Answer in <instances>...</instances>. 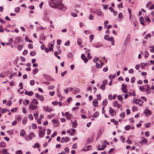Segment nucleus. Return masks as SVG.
<instances>
[{
    "instance_id": "1",
    "label": "nucleus",
    "mask_w": 154,
    "mask_h": 154,
    "mask_svg": "<svg viewBox=\"0 0 154 154\" xmlns=\"http://www.w3.org/2000/svg\"><path fill=\"white\" fill-rule=\"evenodd\" d=\"M50 5L52 8H57L63 11L66 9L65 6L61 3L60 0H51Z\"/></svg>"
},
{
    "instance_id": "2",
    "label": "nucleus",
    "mask_w": 154,
    "mask_h": 154,
    "mask_svg": "<svg viewBox=\"0 0 154 154\" xmlns=\"http://www.w3.org/2000/svg\"><path fill=\"white\" fill-rule=\"evenodd\" d=\"M38 104V100L35 99H34L29 104V108L31 110L34 109L37 107L36 105Z\"/></svg>"
},
{
    "instance_id": "3",
    "label": "nucleus",
    "mask_w": 154,
    "mask_h": 154,
    "mask_svg": "<svg viewBox=\"0 0 154 154\" xmlns=\"http://www.w3.org/2000/svg\"><path fill=\"white\" fill-rule=\"evenodd\" d=\"M133 102L136 104H139V105H141L143 103V101L141 99H137L133 100Z\"/></svg>"
},
{
    "instance_id": "4",
    "label": "nucleus",
    "mask_w": 154,
    "mask_h": 154,
    "mask_svg": "<svg viewBox=\"0 0 154 154\" xmlns=\"http://www.w3.org/2000/svg\"><path fill=\"white\" fill-rule=\"evenodd\" d=\"M127 86L125 84H123L122 85V91L125 93H126L127 92Z\"/></svg>"
},
{
    "instance_id": "5",
    "label": "nucleus",
    "mask_w": 154,
    "mask_h": 154,
    "mask_svg": "<svg viewBox=\"0 0 154 154\" xmlns=\"http://www.w3.org/2000/svg\"><path fill=\"white\" fill-rule=\"evenodd\" d=\"M21 41V39L20 37H17L15 38L14 40V42L15 44H19Z\"/></svg>"
},
{
    "instance_id": "6",
    "label": "nucleus",
    "mask_w": 154,
    "mask_h": 154,
    "mask_svg": "<svg viewBox=\"0 0 154 154\" xmlns=\"http://www.w3.org/2000/svg\"><path fill=\"white\" fill-rule=\"evenodd\" d=\"M146 116H149L151 114V111L148 109H145L144 112Z\"/></svg>"
},
{
    "instance_id": "7",
    "label": "nucleus",
    "mask_w": 154,
    "mask_h": 154,
    "mask_svg": "<svg viewBox=\"0 0 154 154\" xmlns=\"http://www.w3.org/2000/svg\"><path fill=\"white\" fill-rule=\"evenodd\" d=\"M141 138L142 139V141L140 142V143L141 145H143L147 143V140H146L144 137H141Z\"/></svg>"
},
{
    "instance_id": "8",
    "label": "nucleus",
    "mask_w": 154,
    "mask_h": 154,
    "mask_svg": "<svg viewBox=\"0 0 154 154\" xmlns=\"http://www.w3.org/2000/svg\"><path fill=\"white\" fill-rule=\"evenodd\" d=\"M109 112L110 113L111 116H112L115 115L116 113V110L112 109L111 107H109Z\"/></svg>"
},
{
    "instance_id": "9",
    "label": "nucleus",
    "mask_w": 154,
    "mask_h": 154,
    "mask_svg": "<svg viewBox=\"0 0 154 154\" xmlns=\"http://www.w3.org/2000/svg\"><path fill=\"white\" fill-rule=\"evenodd\" d=\"M81 57L85 63H86L88 62V60L84 54H82L81 55Z\"/></svg>"
},
{
    "instance_id": "10",
    "label": "nucleus",
    "mask_w": 154,
    "mask_h": 154,
    "mask_svg": "<svg viewBox=\"0 0 154 154\" xmlns=\"http://www.w3.org/2000/svg\"><path fill=\"white\" fill-rule=\"evenodd\" d=\"M45 129H44L43 130H41L39 131V136L40 137H43L45 134Z\"/></svg>"
},
{
    "instance_id": "11",
    "label": "nucleus",
    "mask_w": 154,
    "mask_h": 154,
    "mask_svg": "<svg viewBox=\"0 0 154 154\" xmlns=\"http://www.w3.org/2000/svg\"><path fill=\"white\" fill-rule=\"evenodd\" d=\"M113 106L114 107H117L118 108H119L121 107V105L118 104V102L116 101H115L113 103Z\"/></svg>"
},
{
    "instance_id": "12",
    "label": "nucleus",
    "mask_w": 154,
    "mask_h": 154,
    "mask_svg": "<svg viewBox=\"0 0 154 154\" xmlns=\"http://www.w3.org/2000/svg\"><path fill=\"white\" fill-rule=\"evenodd\" d=\"M54 46L53 44L51 43H49L48 44V47H49V51H53V47Z\"/></svg>"
},
{
    "instance_id": "13",
    "label": "nucleus",
    "mask_w": 154,
    "mask_h": 154,
    "mask_svg": "<svg viewBox=\"0 0 154 154\" xmlns=\"http://www.w3.org/2000/svg\"><path fill=\"white\" fill-rule=\"evenodd\" d=\"M71 122L72 124V127L75 128H76L77 125V121L75 120L74 122H73L72 120H71Z\"/></svg>"
},
{
    "instance_id": "14",
    "label": "nucleus",
    "mask_w": 154,
    "mask_h": 154,
    "mask_svg": "<svg viewBox=\"0 0 154 154\" xmlns=\"http://www.w3.org/2000/svg\"><path fill=\"white\" fill-rule=\"evenodd\" d=\"M35 136V135L34 133L32 132H31L28 135V137L30 140H32V138L34 137Z\"/></svg>"
},
{
    "instance_id": "15",
    "label": "nucleus",
    "mask_w": 154,
    "mask_h": 154,
    "mask_svg": "<svg viewBox=\"0 0 154 154\" xmlns=\"http://www.w3.org/2000/svg\"><path fill=\"white\" fill-rule=\"evenodd\" d=\"M93 105L95 107H96L98 106V102L97 100L96 99H94L93 101Z\"/></svg>"
},
{
    "instance_id": "16",
    "label": "nucleus",
    "mask_w": 154,
    "mask_h": 154,
    "mask_svg": "<svg viewBox=\"0 0 154 154\" xmlns=\"http://www.w3.org/2000/svg\"><path fill=\"white\" fill-rule=\"evenodd\" d=\"M44 109L45 111L48 112H51L52 111L51 108L48 107H44Z\"/></svg>"
},
{
    "instance_id": "17",
    "label": "nucleus",
    "mask_w": 154,
    "mask_h": 154,
    "mask_svg": "<svg viewBox=\"0 0 154 154\" xmlns=\"http://www.w3.org/2000/svg\"><path fill=\"white\" fill-rule=\"evenodd\" d=\"M145 86H146V92L148 94H149L151 92V90L149 86L147 85H146Z\"/></svg>"
},
{
    "instance_id": "18",
    "label": "nucleus",
    "mask_w": 154,
    "mask_h": 154,
    "mask_svg": "<svg viewBox=\"0 0 154 154\" xmlns=\"http://www.w3.org/2000/svg\"><path fill=\"white\" fill-rule=\"evenodd\" d=\"M65 114L66 116V118L68 119H70L72 117L71 115L68 112H66Z\"/></svg>"
},
{
    "instance_id": "19",
    "label": "nucleus",
    "mask_w": 154,
    "mask_h": 154,
    "mask_svg": "<svg viewBox=\"0 0 154 154\" xmlns=\"http://www.w3.org/2000/svg\"><path fill=\"white\" fill-rule=\"evenodd\" d=\"M97 14L98 16H102L103 15V13L100 10H97Z\"/></svg>"
},
{
    "instance_id": "20",
    "label": "nucleus",
    "mask_w": 154,
    "mask_h": 154,
    "mask_svg": "<svg viewBox=\"0 0 154 154\" xmlns=\"http://www.w3.org/2000/svg\"><path fill=\"white\" fill-rule=\"evenodd\" d=\"M26 95H28L29 96H31L33 94V92L32 91H26L25 92Z\"/></svg>"
},
{
    "instance_id": "21",
    "label": "nucleus",
    "mask_w": 154,
    "mask_h": 154,
    "mask_svg": "<svg viewBox=\"0 0 154 154\" xmlns=\"http://www.w3.org/2000/svg\"><path fill=\"white\" fill-rule=\"evenodd\" d=\"M69 137H65V138L64 139V141L61 140L60 142L61 143H63V142H68L69 141Z\"/></svg>"
},
{
    "instance_id": "22",
    "label": "nucleus",
    "mask_w": 154,
    "mask_h": 154,
    "mask_svg": "<svg viewBox=\"0 0 154 154\" xmlns=\"http://www.w3.org/2000/svg\"><path fill=\"white\" fill-rule=\"evenodd\" d=\"M6 146V143L3 141H2L0 143V146L2 147H5Z\"/></svg>"
},
{
    "instance_id": "23",
    "label": "nucleus",
    "mask_w": 154,
    "mask_h": 154,
    "mask_svg": "<svg viewBox=\"0 0 154 154\" xmlns=\"http://www.w3.org/2000/svg\"><path fill=\"white\" fill-rule=\"evenodd\" d=\"M38 116V111L36 112L34 114V116L36 119H37Z\"/></svg>"
},
{
    "instance_id": "24",
    "label": "nucleus",
    "mask_w": 154,
    "mask_h": 154,
    "mask_svg": "<svg viewBox=\"0 0 154 154\" xmlns=\"http://www.w3.org/2000/svg\"><path fill=\"white\" fill-rule=\"evenodd\" d=\"M71 130H72V132L70 133V135L72 136L73 135L75 132V129H71Z\"/></svg>"
},
{
    "instance_id": "25",
    "label": "nucleus",
    "mask_w": 154,
    "mask_h": 154,
    "mask_svg": "<svg viewBox=\"0 0 154 154\" xmlns=\"http://www.w3.org/2000/svg\"><path fill=\"white\" fill-rule=\"evenodd\" d=\"M99 115V112H96L94 113V115L92 116V117H95V118H97L98 116Z\"/></svg>"
},
{
    "instance_id": "26",
    "label": "nucleus",
    "mask_w": 154,
    "mask_h": 154,
    "mask_svg": "<svg viewBox=\"0 0 154 154\" xmlns=\"http://www.w3.org/2000/svg\"><path fill=\"white\" fill-rule=\"evenodd\" d=\"M25 132L24 130L22 129L21 131L20 135L21 136H23L25 135Z\"/></svg>"
},
{
    "instance_id": "27",
    "label": "nucleus",
    "mask_w": 154,
    "mask_h": 154,
    "mask_svg": "<svg viewBox=\"0 0 154 154\" xmlns=\"http://www.w3.org/2000/svg\"><path fill=\"white\" fill-rule=\"evenodd\" d=\"M7 150L6 149H3L2 151V153L4 154H10L8 152H7Z\"/></svg>"
},
{
    "instance_id": "28",
    "label": "nucleus",
    "mask_w": 154,
    "mask_h": 154,
    "mask_svg": "<svg viewBox=\"0 0 154 154\" xmlns=\"http://www.w3.org/2000/svg\"><path fill=\"white\" fill-rule=\"evenodd\" d=\"M16 119L18 120L21 121L22 117L20 115H18L16 116Z\"/></svg>"
},
{
    "instance_id": "29",
    "label": "nucleus",
    "mask_w": 154,
    "mask_h": 154,
    "mask_svg": "<svg viewBox=\"0 0 154 154\" xmlns=\"http://www.w3.org/2000/svg\"><path fill=\"white\" fill-rule=\"evenodd\" d=\"M118 100L119 101H122L123 99V98L122 95H118L117 97Z\"/></svg>"
},
{
    "instance_id": "30",
    "label": "nucleus",
    "mask_w": 154,
    "mask_h": 154,
    "mask_svg": "<svg viewBox=\"0 0 154 154\" xmlns=\"http://www.w3.org/2000/svg\"><path fill=\"white\" fill-rule=\"evenodd\" d=\"M107 100H104L103 102V105L104 107H105L107 105Z\"/></svg>"
},
{
    "instance_id": "31",
    "label": "nucleus",
    "mask_w": 154,
    "mask_h": 154,
    "mask_svg": "<svg viewBox=\"0 0 154 154\" xmlns=\"http://www.w3.org/2000/svg\"><path fill=\"white\" fill-rule=\"evenodd\" d=\"M82 40L81 39V38H78V41H77V44H78V45H81V44H82Z\"/></svg>"
},
{
    "instance_id": "32",
    "label": "nucleus",
    "mask_w": 154,
    "mask_h": 154,
    "mask_svg": "<svg viewBox=\"0 0 154 154\" xmlns=\"http://www.w3.org/2000/svg\"><path fill=\"white\" fill-rule=\"evenodd\" d=\"M131 128V127L129 125H127L125 127V129L126 130L128 131Z\"/></svg>"
},
{
    "instance_id": "33",
    "label": "nucleus",
    "mask_w": 154,
    "mask_h": 154,
    "mask_svg": "<svg viewBox=\"0 0 154 154\" xmlns=\"http://www.w3.org/2000/svg\"><path fill=\"white\" fill-rule=\"evenodd\" d=\"M139 89L140 90V91L142 92H144L145 91L146 88L143 87H139Z\"/></svg>"
},
{
    "instance_id": "34",
    "label": "nucleus",
    "mask_w": 154,
    "mask_h": 154,
    "mask_svg": "<svg viewBox=\"0 0 154 154\" xmlns=\"http://www.w3.org/2000/svg\"><path fill=\"white\" fill-rule=\"evenodd\" d=\"M27 120V119L26 117L23 120L22 123L24 125L26 124Z\"/></svg>"
},
{
    "instance_id": "35",
    "label": "nucleus",
    "mask_w": 154,
    "mask_h": 154,
    "mask_svg": "<svg viewBox=\"0 0 154 154\" xmlns=\"http://www.w3.org/2000/svg\"><path fill=\"white\" fill-rule=\"evenodd\" d=\"M137 110V108L136 106H133L132 108V111L133 112H134L135 111Z\"/></svg>"
},
{
    "instance_id": "36",
    "label": "nucleus",
    "mask_w": 154,
    "mask_h": 154,
    "mask_svg": "<svg viewBox=\"0 0 154 154\" xmlns=\"http://www.w3.org/2000/svg\"><path fill=\"white\" fill-rule=\"evenodd\" d=\"M38 69L37 68H35V69L33 70V73L34 75L36 73L38 72Z\"/></svg>"
},
{
    "instance_id": "37",
    "label": "nucleus",
    "mask_w": 154,
    "mask_h": 154,
    "mask_svg": "<svg viewBox=\"0 0 154 154\" xmlns=\"http://www.w3.org/2000/svg\"><path fill=\"white\" fill-rule=\"evenodd\" d=\"M9 111V110H8L6 109L2 108L1 111H2V113H5L7 111Z\"/></svg>"
},
{
    "instance_id": "38",
    "label": "nucleus",
    "mask_w": 154,
    "mask_h": 154,
    "mask_svg": "<svg viewBox=\"0 0 154 154\" xmlns=\"http://www.w3.org/2000/svg\"><path fill=\"white\" fill-rule=\"evenodd\" d=\"M20 11V8L19 7H17L15 8V11L16 13H18Z\"/></svg>"
},
{
    "instance_id": "39",
    "label": "nucleus",
    "mask_w": 154,
    "mask_h": 154,
    "mask_svg": "<svg viewBox=\"0 0 154 154\" xmlns=\"http://www.w3.org/2000/svg\"><path fill=\"white\" fill-rule=\"evenodd\" d=\"M149 56V54L148 51H146L145 52V57H147Z\"/></svg>"
},
{
    "instance_id": "40",
    "label": "nucleus",
    "mask_w": 154,
    "mask_h": 154,
    "mask_svg": "<svg viewBox=\"0 0 154 154\" xmlns=\"http://www.w3.org/2000/svg\"><path fill=\"white\" fill-rule=\"evenodd\" d=\"M120 139H121V140L122 141V142L123 143H125V138L123 136H121V137H120Z\"/></svg>"
},
{
    "instance_id": "41",
    "label": "nucleus",
    "mask_w": 154,
    "mask_h": 154,
    "mask_svg": "<svg viewBox=\"0 0 154 154\" xmlns=\"http://www.w3.org/2000/svg\"><path fill=\"white\" fill-rule=\"evenodd\" d=\"M128 11L130 15L129 19L131 20V10L129 9L128 8Z\"/></svg>"
},
{
    "instance_id": "42",
    "label": "nucleus",
    "mask_w": 154,
    "mask_h": 154,
    "mask_svg": "<svg viewBox=\"0 0 154 154\" xmlns=\"http://www.w3.org/2000/svg\"><path fill=\"white\" fill-rule=\"evenodd\" d=\"M126 142L127 143H128L129 144H131L132 143V141L130 140V139L129 138H128L127 140L126 141Z\"/></svg>"
},
{
    "instance_id": "43",
    "label": "nucleus",
    "mask_w": 154,
    "mask_h": 154,
    "mask_svg": "<svg viewBox=\"0 0 154 154\" xmlns=\"http://www.w3.org/2000/svg\"><path fill=\"white\" fill-rule=\"evenodd\" d=\"M107 80H104L102 82V85L105 86L107 84Z\"/></svg>"
},
{
    "instance_id": "44",
    "label": "nucleus",
    "mask_w": 154,
    "mask_h": 154,
    "mask_svg": "<svg viewBox=\"0 0 154 154\" xmlns=\"http://www.w3.org/2000/svg\"><path fill=\"white\" fill-rule=\"evenodd\" d=\"M94 38V35L91 34L90 36V42H91L92 40Z\"/></svg>"
},
{
    "instance_id": "45",
    "label": "nucleus",
    "mask_w": 154,
    "mask_h": 154,
    "mask_svg": "<svg viewBox=\"0 0 154 154\" xmlns=\"http://www.w3.org/2000/svg\"><path fill=\"white\" fill-rule=\"evenodd\" d=\"M25 39L26 41L29 42H31L32 43L33 42L31 40H29L28 37L26 36L25 37Z\"/></svg>"
},
{
    "instance_id": "46",
    "label": "nucleus",
    "mask_w": 154,
    "mask_h": 154,
    "mask_svg": "<svg viewBox=\"0 0 154 154\" xmlns=\"http://www.w3.org/2000/svg\"><path fill=\"white\" fill-rule=\"evenodd\" d=\"M145 125L146 128H149L151 125V123H146Z\"/></svg>"
},
{
    "instance_id": "47",
    "label": "nucleus",
    "mask_w": 154,
    "mask_h": 154,
    "mask_svg": "<svg viewBox=\"0 0 154 154\" xmlns=\"http://www.w3.org/2000/svg\"><path fill=\"white\" fill-rule=\"evenodd\" d=\"M41 96L38 93H36L35 94V97L38 99H39Z\"/></svg>"
},
{
    "instance_id": "48",
    "label": "nucleus",
    "mask_w": 154,
    "mask_h": 154,
    "mask_svg": "<svg viewBox=\"0 0 154 154\" xmlns=\"http://www.w3.org/2000/svg\"><path fill=\"white\" fill-rule=\"evenodd\" d=\"M151 36V34L149 33L147 35H146V36L145 37V38L146 39H147L148 38V37H149V38H150Z\"/></svg>"
},
{
    "instance_id": "49",
    "label": "nucleus",
    "mask_w": 154,
    "mask_h": 154,
    "mask_svg": "<svg viewBox=\"0 0 154 154\" xmlns=\"http://www.w3.org/2000/svg\"><path fill=\"white\" fill-rule=\"evenodd\" d=\"M30 54L32 56H34L35 54V51H31L30 53Z\"/></svg>"
},
{
    "instance_id": "50",
    "label": "nucleus",
    "mask_w": 154,
    "mask_h": 154,
    "mask_svg": "<svg viewBox=\"0 0 154 154\" xmlns=\"http://www.w3.org/2000/svg\"><path fill=\"white\" fill-rule=\"evenodd\" d=\"M100 88L102 90H104L105 89V86L103 85H101L100 87Z\"/></svg>"
},
{
    "instance_id": "51",
    "label": "nucleus",
    "mask_w": 154,
    "mask_h": 154,
    "mask_svg": "<svg viewBox=\"0 0 154 154\" xmlns=\"http://www.w3.org/2000/svg\"><path fill=\"white\" fill-rule=\"evenodd\" d=\"M28 118L30 120H32L33 119V117L31 114H30L28 116Z\"/></svg>"
},
{
    "instance_id": "52",
    "label": "nucleus",
    "mask_w": 154,
    "mask_h": 154,
    "mask_svg": "<svg viewBox=\"0 0 154 154\" xmlns=\"http://www.w3.org/2000/svg\"><path fill=\"white\" fill-rule=\"evenodd\" d=\"M92 141V139H91L90 138H88L87 140V143H91Z\"/></svg>"
},
{
    "instance_id": "53",
    "label": "nucleus",
    "mask_w": 154,
    "mask_h": 154,
    "mask_svg": "<svg viewBox=\"0 0 154 154\" xmlns=\"http://www.w3.org/2000/svg\"><path fill=\"white\" fill-rule=\"evenodd\" d=\"M135 80V77H133L131 78V81L132 83H134Z\"/></svg>"
},
{
    "instance_id": "54",
    "label": "nucleus",
    "mask_w": 154,
    "mask_h": 154,
    "mask_svg": "<svg viewBox=\"0 0 154 154\" xmlns=\"http://www.w3.org/2000/svg\"><path fill=\"white\" fill-rule=\"evenodd\" d=\"M150 48H152V49H150V51L151 52H154V46H150Z\"/></svg>"
},
{
    "instance_id": "55",
    "label": "nucleus",
    "mask_w": 154,
    "mask_h": 154,
    "mask_svg": "<svg viewBox=\"0 0 154 154\" xmlns=\"http://www.w3.org/2000/svg\"><path fill=\"white\" fill-rule=\"evenodd\" d=\"M17 107L11 109V111L12 112H15L17 110Z\"/></svg>"
},
{
    "instance_id": "56",
    "label": "nucleus",
    "mask_w": 154,
    "mask_h": 154,
    "mask_svg": "<svg viewBox=\"0 0 154 154\" xmlns=\"http://www.w3.org/2000/svg\"><path fill=\"white\" fill-rule=\"evenodd\" d=\"M120 116L121 117H122V118H124L125 117V113L124 112H122L121 113L120 115Z\"/></svg>"
},
{
    "instance_id": "57",
    "label": "nucleus",
    "mask_w": 154,
    "mask_h": 154,
    "mask_svg": "<svg viewBox=\"0 0 154 154\" xmlns=\"http://www.w3.org/2000/svg\"><path fill=\"white\" fill-rule=\"evenodd\" d=\"M28 51L27 50H24L23 52V55H25L27 54Z\"/></svg>"
},
{
    "instance_id": "58",
    "label": "nucleus",
    "mask_w": 154,
    "mask_h": 154,
    "mask_svg": "<svg viewBox=\"0 0 154 154\" xmlns=\"http://www.w3.org/2000/svg\"><path fill=\"white\" fill-rule=\"evenodd\" d=\"M32 128L33 129H35L37 128V126L35 124H32Z\"/></svg>"
},
{
    "instance_id": "59",
    "label": "nucleus",
    "mask_w": 154,
    "mask_h": 154,
    "mask_svg": "<svg viewBox=\"0 0 154 154\" xmlns=\"http://www.w3.org/2000/svg\"><path fill=\"white\" fill-rule=\"evenodd\" d=\"M30 83L31 85H33L35 84V81L33 80H32L30 81Z\"/></svg>"
},
{
    "instance_id": "60",
    "label": "nucleus",
    "mask_w": 154,
    "mask_h": 154,
    "mask_svg": "<svg viewBox=\"0 0 154 154\" xmlns=\"http://www.w3.org/2000/svg\"><path fill=\"white\" fill-rule=\"evenodd\" d=\"M85 33L86 34H89L90 33V32L89 30H85L84 31Z\"/></svg>"
},
{
    "instance_id": "61",
    "label": "nucleus",
    "mask_w": 154,
    "mask_h": 154,
    "mask_svg": "<svg viewBox=\"0 0 154 154\" xmlns=\"http://www.w3.org/2000/svg\"><path fill=\"white\" fill-rule=\"evenodd\" d=\"M70 42L69 41H67L65 43V45L66 46H68L69 45Z\"/></svg>"
},
{
    "instance_id": "62",
    "label": "nucleus",
    "mask_w": 154,
    "mask_h": 154,
    "mask_svg": "<svg viewBox=\"0 0 154 154\" xmlns=\"http://www.w3.org/2000/svg\"><path fill=\"white\" fill-rule=\"evenodd\" d=\"M57 132H54L53 134H52L51 135V137H54L57 135Z\"/></svg>"
},
{
    "instance_id": "63",
    "label": "nucleus",
    "mask_w": 154,
    "mask_h": 154,
    "mask_svg": "<svg viewBox=\"0 0 154 154\" xmlns=\"http://www.w3.org/2000/svg\"><path fill=\"white\" fill-rule=\"evenodd\" d=\"M96 66L97 68H99L101 67V66H100V65L97 63H96Z\"/></svg>"
},
{
    "instance_id": "64",
    "label": "nucleus",
    "mask_w": 154,
    "mask_h": 154,
    "mask_svg": "<svg viewBox=\"0 0 154 154\" xmlns=\"http://www.w3.org/2000/svg\"><path fill=\"white\" fill-rule=\"evenodd\" d=\"M97 99L99 100L101 99V96L100 94H99L97 95Z\"/></svg>"
}]
</instances>
